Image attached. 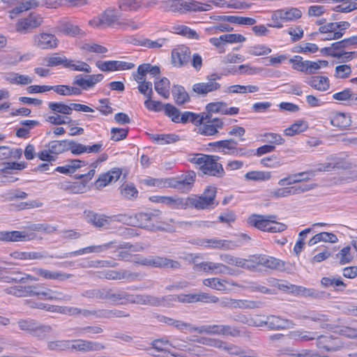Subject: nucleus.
<instances>
[{
	"label": "nucleus",
	"mask_w": 357,
	"mask_h": 357,
	"mask_svg": "<svg viewBox=\"0 0 357 357\" xmlns=\"http://www.w3.org/2000/svg\"><path fill=\"white\" fill-rule=\"evenodd\" d=\"M212 6L206 1L204 2H199L197 1H182L179 5L172 6V10L174 12H202L210 10Z\"/></svg>",
	"instance_id": "obj_9"
},
{
	"label": "nucleus",
	"mask_w": 357,
	"mask_h": 357,
	"mask_svg": "<svg viewBox=\"0 0 357 357\" xmlns=\"http://www.w3.org/2000/svg\"><path fill=\"white\" fill-rule=\"evenodd\" d=\"M54 29L56 32H60L70 37L83 38L86 36L85 31L81 29L79 26L69 22L60 21L56 24Z\"/></svg>",
	"instance_id": "obj_18"
},
{
	"label": "nucleus",
	"mask_w": 357,
	"mask_h": 357,
	"mask_svg": "<svg viewBox=\"0 0 357 357\" xmlns=\"http://www.w3.org/2000/svg\"><path fill=\"white\" fill-rule=\"evenodd\" d=\"M224 126L223 121L218 118H211L209 115H205L204 121L199 128V133L204 136H213L218 133V130Z\"/></svg>",
	"instance_id": "obj_7"
},
{
	"label": "nucleus",
	"mask_w": 357,
	"mask_h": 357,
	"mask_svg": "<svg viewBox=\"0 0 357 357\" xmlns=\"http://www.w3.org/2000/svg\"><path fill=\"white\" fill-rule=\"evenodd\" d=\"M176 301L175 297L162 296L157 297L153 295L146 294L145 305L158 307L167 306L169 303Z\"/></svg>",
	"instance_id": "obj_32"
},
{
	"label": "nucleus",
	"mask_w": 357,
	"mask_h": 357,
	"mask_svg": "<svg viewBox=\"0 0 357 357\" xmlns=\"http://www.w3.org/2000/svg\"><path fill=\"white\" fill-rule=\"evenodd\" d=\"M315 333L305 331H296L291 333L293 339L305 342L315 339Z\"/></svg>",
	"instance_id": "obj_61"
},
{
	"label": "nucleus",
	"mask_w": 357,
	"mask_h": 357,
	"mask_svg": "<svg viewBox=\"0 0 357 357\" xmlns=\"http://www.w3.org/2000/svg\"><path fill=\"white\" fill-rule=\"evenodd\" d=\"M152 139L156 142H158L160 144L164 145L178 141L179 137L175 134L157 135H153Z\"/></svg>",
	"instance_id": "obj_62"
},
{
	"label": "nucleus",
	"mask_w": 357,
	"mask_h": 357,
	"mask_svg": "<svg viewBox=\"0 0 357 357\" xmlns=\"http://www.w3.org/2000/svg\"><path fill=\"white\" fill-rule=\"evenodd\" d=\"M262 303L258 301L236 300L234 308L255 309L261 307Z\"/></svg>",
	"instance_id": "obj_59"
},
{
	"label": "nucleus",
	"mask_w": 357,
	"mask_h": 357,
	"mask_svg": "<svg viewBox=\"0 0 357 357\" xmlns=\"http://www.w3.org/2000/svg\"><path fill=\"white\" fill-rule=\"evenodd\" d=\"M321 284L328 287L329 286H332L333 287H337V290L342 291L346 287V284L341 280L340 278H328L324 277L321 280Z\"/></svg>",
	"instance_id": "obj_54"
},
{
	"label": "nucleus",
	"mask_w": 357,
	"mask_h": 357,
	"mask_svg": "<svg viewBox=\"0 0 357 357\" xmlns=\"http://www.w3.org/2000/svg\"><path fill=\"white\" fill-rule=\"evenodd\" d=\"M238 145V142L234 139L211 142L208 146L212 147L214 151L222 152L225 154H234V149Z\"/></svg>",
	"instance_id": "obj_23"
},
{
	"label": "nucleus",
	"mask_w": 357,
	"mask_h": 357,
	"mask_svg": "<svg viewBox=\"0 0 357 357\" xmlns=\"http://www.w3.org/2000/svg\"><path fill=\"white\" fill-rule=\"evenodd\" d=\"M293 321L281 318L275 315H270L266 321H261L259 326H266L271 330H283L292 328L294 326Z\"/></svg>",
	"instance_id": "obj_12"
},
{
	"label": "nucleus",
	"mask_w": 357,
	"mask_h": 357,
	"mask_svg": "<svg viewBox=\"0 0 357 357\" xmlns=\"http://www.w3.org/2000/svg\"><path fill=\"white\" fill-rule=\"evenodd\" d=\"M79 47L83 51L93 52L96 54H105L108 52L107 49L105 47L93 43H82Z\"/></svg>",
	"instance_id": "obj_57"
},
{
	"label": "nucleus",
	"mask_w": 357,
	"mask_h": 357,
	"mask_svg": "<svg viewBox=\"0 0 357 357\" xmlns=\"http://www.w3.org/2000/svg\"><path fill=\"white\" fill-rule=\"evenodd\" d=\"M70 349L81 352L98 351L105 349V346L98 342L77 339L70 340Z\"/></svg>",
	"instance_id": "obj_8"
},
{
	"label": "nucleus",
	"mask_w": 357,
	"mask_h": 357,
	"mask_svg": "<svg viewBox=\"0 0 357 357\" xmlns=\"http://www.w3.org/2000/svg\"><path fill=\"white\" fill-rule=\"evenodd\" d=\"M169 88L170 82L166 77H162L154 83V89L156 92L165 98H168L169 96Z\"/></svg>",
	"instance_id": "obj_41"
},
{
	"label": "nucleus",
	"mask_w": 357,
	"mask_h": 357,
	"mask_svg": "<svg viewBox=\"0 0 357 357\" xmlns=\"http://www.w3.org/2000/svg\"><path fill=\"white\" fill-rule=\"evenodd\" d=\"M222 19L230 23L243 24V25H253L256 23V20L252 17H240V16H222Z\"/></svg>",
	"instance_id": "obj_53"
},
{
	"label": "nucleus",
	"mask_w": 357,
	"mask_h": 357,
	"mask_svg": "<svg viewBox=\"0 0 357 357\" xmlns=\"http://www.w3.org/2000/svg\"><path fill=\"white\" fill-rule=\"evenodd\" d=\"M216 193L217 188L215 187L208 186L201 195H193L186 198H176L173 208L186 209L190 207L197 210L213 209L219 204L215 200Z\"/></svg>",
	"instance_id": "obj_1"
},
{
	"label": "nucleus",
	"mask_w": 357,
	"mask_h": 357,
	"mask_svg": "<svg viewBox=\"0 0 357 357\" xmlns=\"http://www.w3.org/2000/svg\"><path fill=\"white\" fill-rule=\"evenodd\" d=\"M52 333H54V329L51 326L40 325L38 323L32 335L40 340H44L48 338Z\"/></svg>",
	"instance_id": "obj_45"
},
{
	"label": "nucleus",
	"mask_w": 357,
	"mask_h": 357,
	"mask_svg": "<svg viewBox=\"0 0 357 357\" xmlns=\"http://www.w3.org/2000/svg\"><path fill=\"white\" fill-rule=\"evenodd\" d=\"M307 175L313 176L314 174L312 172H307L291 174L287 177L280 179L278 182V184L280 185H285L296 184L297 183L305 181H307L310 179V177L307 176Z\"/></svg>",
	"instance_id": "obj_30"
},
{
	"label": "nucleus",
	"mask_w": 357,
	"mask_h": 357,
	"mask_svg": "<svg viewBox=\"0 0 357 357\" xmlns=\"http://www.w3.org/2000/svg\"><path fill=\"white\" fill-rule=\"evenodd\" d=\"M302 16V12L296 8L280 9L273 12L271 15L272 20H280L283 22L295 21Z\"/></svg>",
	"instance_id": "obj_19"
},
{
	"label": "nucleus",
	"mask_w": 357,
	"mask_h": 357,
	"mask_svg": "<svg viewBox=\"0 0 357 357\" xmlns=\"http://www.w3.org/2000/svg\"><path fill=\"white\" fill-rule=\"evenodd\" d=\"M114 244V242L110 241L109 243H105L103 245H91L88 246L84 248H81L78 250H75L70 252H66L64 253L63 255H56L54 257L56 259H65L67 257H75L79 256L84 254H89V253H98L104 252L110 248H112V245ZM50 257H54L53 256H50Z\"/></svg>",
	"instance_id": "obj_11"
},
{
	"label": "nucleus",
	"mask_w": 357,
	"mask_h": 357,
	"mask_svg": "<svg viewBox=\"0 0 357 357\" xmlns=\"http://www.w3.org/2000/svg\"><path fill=\"white\" fill-rule=\"evenodd\" d=\"M77 336H83L86 334L98 335L103 332V328L100 326H87L78 327L75 329Z\"/></svg>",
	"instance_id": "obj_52"
},
{
	"label": "nucleus",
	"mask_w": 357,
	"mask_h": 357,
	"mask_svg": "<svg viewBox=\"0 0 357 357\" xmlns=\"http://www.w3.org/2000/svg\"><path fill=\"white\" fill-rule=\"evenodd\" d=\"M319 31L326 35L322 38L323 40H337L342 37L341 32H337L336 29H330L327 26V24L320 26Z\"/></svg>",
	"instance_id": "obj_50"
},
{
	"label": "nucleus",
	"mask_w": 357,
	"mask_h": 357,
	"mask_svg": "<svg viewBox=\"0 0 357 357\" xmlns=\"http://www.w3.org/2000/svg\"><path fill=\"white\" fill-rule=\"evenodd\" d=\"M175 102L178 105H183L190 101V96L184 87L179 85H174L172 91Z\"/></svg>",
	"instance_id": "obj_36"
},
{
	"label": "nucleus",
	"mask_w": 357,
	"mask_h": 357,
	"mask_svg": "<svg viewBox=\"0 0 357 357\" xmlns=\"http://www.w3.org/2000/svg\"><path fill=\"white\" fill-rule=\"evenodd\" d=\"M296 291L298 294L305 297H312L314 298H325L329 296V294L312 288L297 287Z\"/></svg>",
	"instance_id": "obj_35"
},
{
	"label": "nucleus",
	"mask_w": 357,
	"mask_h": 357,
	"mask_svg": "<svg viewBox=\"0 0 357 357\" xmlns=\"http://www.w3.org/2000/svg\"><path fill=\"white\" fill-rule=\"evenodd\" d=\"M33 272L45 280L64 281L72 277L71 274L61 271H51L42 268H33Z\"/></svg>",
	"instance_id": "obj_21"
},
{
	"label": "nucleus",
	"mask_w": 357,
	"mask_h": 357,
	"mask_svg": "<svg viewBox=\"0 0 357 357\" xmlns=\"http://www.w3.org/2000/svg\"><path fill=\"white\" fill-rule=\"evenodd\" d=\"M220 158L218 155H209L202 166V172L211 176L222 178L225 172L222 164L218 162Z\"/></svg>",
	"instance_id": "obj_5"
},
{
	"label": "nucleus",
	"mask_w": 357,
	"mask_h": 357,
	"mask_svg": "<svg viewBox=\"0 0 357 357\" xmlns=\"http://www.w3.org/2000/svg\"><path fill=\"white\" fill-rule=\"evenodd\" d=\"M107 287L101 289H92L85 290L82 293V296L88 298H96L100 300H106Z\"/></svg>",
	"instance_id": "obj_51"
},
{
	"label": "nucleus",
	"mask_w": 357,
	"mask_h": 357,
	"mask_svg": "<svg viewBox=\"0 0 357 357\" xmlns=\"http://www.w3.org/2000/svg\"><path fill=\"white\" fill-rule=\"evenodd\" d=\"M308 128V124L303 120L296 121L294 123L291 125L289 128L284 130V135L287 136H294L296 134L306 130Z\"/></svg>",
	"instance_id": "obj_40"
},
{
	"label": "nucleus",
	"mask_w": 357,
	"mask_h": 357,
	"mask_svg": "<svg viewBox=\"0 0 357 357\" xmlns=\"http://www.w3.org/2000/svg\"><path fill=\"white\" fill-rule=\"evenodd\" d=\"M302 318L319 323L322 328L329 330L335 328L334 325L328 323V321H329L328 315L319 312H310L307 314L303 315Z\"/></svg>",
	"instance_id": "obj_28"
},
{
	"label": "nucleus",
	"mask_w": 357,
	"mask_h": 357,
	"mask_svg": "<svg viewBox=\"0 0 357 357\" xmlns=\"http://www.w3.org/2000/svg\"><path fill=\"white\" fill-rule=\"evenodd\" d=\"M140 274L138 273L131 272L128 270L114 271V270H107L101 272L100 278L112 280H127L130 281H134L138 279Z\"/></svg>",
	"instance_id": "obj_13"
},
{
	"label": "nucleus",
	"mask_w": 357,
	"mask_h": 357,
	"mask_svg": "<svg viewBox=\"0 0 357 357\" xmlns=\"http://www.w3.org/2000/svg\"><path fill=\"white\" fill-rule=\"evenodd\" d=\"M122 174L119 168H113L109 172L102 174L96 180L95 185L98 189L105 187L112 182L116 181Z\"/></svg>",
	"instance_id": "obj_22"
},
{
	"label": "nucleus",
	"mask_w": 357,
	"mask_h": 357,
	"mask_svg": "<svg viewBox=\"0 0 357 357\" xmlns=\"http://www.w3.org/2000/svg\"><path fill=\"white\" fill-rule=\"evenodd\" d=\"M71 298L72 296L69 294L61 291L52 290L48 288L47 293L45 294V299L51 301L68 302L70 301Z\"/></svg>",
	"instance_id": "obj_42"
},
{
	"label": "nucleus",
	"mask_w": 357,
	"mask_h": 357,
	"mask_svg": "<svg viewBox=\"0 0 357 357\" xmlns=\"http://www.w3.org/2000/svg\"><path fill=\"white\" fill-rule=\"evenodd\" d=\"M158 321L162 323L166 324L168 326H172L177 329L183 330L184 328H187L188 326H190V324L183 322L180 320H176L170 317H167L165 316H158Z\"/></svg>",
	"instance_id": "obj_55"
},
{
	"label": "nucleus",
	"mask_w": 357,
	"mask_h": 357,
	"mask_svg": "<svg viewBox=\"0 0 357 357\" xmlns=\"http://www.w3.org/2000/svg\"><path fill=\"white\" fill-rule=\"evenodd\" d=\"M166 345H169V346L172 347L173 348H176V349H180L182 347L181 344H173L167 338H164V337L153 340L151 342V348H153V349H155L158 351L166 352L167 351V349L165 348Z\"/></svg>",
	"instance_id": "obj_44"
},
{
	"label": "nucleus",
	"mask_w": 357,
	"mask_h": 357,
	"mask_svg": "<svg viewBox=\"0 0 357 357\" xmlns=\"http://www.w3.org/2000/svg\"><path fill=\"white\" fill-rule=\"evenodd\" d=\"M351 117L344 113H337L331 119V123L333 126L338 127L342 129L349 127L351 125Z\"/></svg>",
	"instance_id": "obj_39"
},
{
	"label": "nucleus",
	"mask_w": 357,
	"mask_h": 357,
	"mask_svg": "<svg viewBox=\"0 0 357 357\" xmlns=\"http://www.w3.org/2000/svg\"><path fill=\"white\" fill-rule=\"evenodd\" d=\"M3 167L0 169V176L7 178L8 174H12L14 170H22L26 167L24 162H3Z\"/></svg>",
	"instance_id": "obj_38"
},
{
	"label": "nucleus",
	"mask_w": 357,
	"mask_h": 357,
	"mask_svg": "<svg viewBox=\"0 0 357 357\" xmlns=\"http://www.w3.org/2000/svg\"><path fill=\"white\" fill-rule=\"evenodd\" d=\"M49 108L56 114H63L66 115L70 114L73 111V108L70 105H67L61 102H50L48 103Z\"/></svg>",
	"instance_id": "obj_56"
},
{
	"label": "nucleus",
	"mask_w": 357,
	"mask_h": 357,
	"mask_svg": "<svg viewBox=\"0 0 357 357\" xmlns=\"http://www.w3.org/2000/svg\"><path fill=\"white\" fill-rule=\"evenodd\" d=\"M306 83L313 89L325 91L329 88V79L324 76H314L306 81Z\"/></svg>",
	"instance_id": "obj_31"
},
{
	"label": "nucleus",
	"mask_w": 357,
	"mask_h": 357,
	"mask_svg": "<svg viewBox=\"0 0 357 357\" xmlns=\"http://www.w3.org/2000/svg\"><path fill=\"white\" fill-rule=\"evenodd\" d=\"M70 140H61V141H52L49 142L46 147L50 149V151L52 154L58 155L68 151L70 145Z\"/></svg>",
	"instance_id": "obj_37"
},
{
	"label": "nucleus",
	"mask_w": 357,
	"mask_h": 357,
	"mask_svg": "<svg viewBox=\"0 0 357 357\" xmlns=\"http://www.w3.org/2000/svg\"><path fill=\"white\" fill-rule=\"evenodd\" d=\"M142 6L141 0H122L119 3V8L122 10H137Z\"/></svg>",
	"instance_id": "obj_63"
},
{
	"label": "nucleus",
	"mask_w": 357,
	"mask_h": 357,
	"mask_svg": "<svg viewBox=\"0 0 357 357\" xmlns=\"http://www.w3.org/2000/svg\"><path fill=\"white\" fill-rule=\"evenodd\" d=\"M333 47H334V50H337V51L342 50L345 48H349L350 47L356 48L357 36H354L350 38H344L342 40L333 43Z\"/></svg>",
	"instance_id": "obj_48"
},
{
	"label": "nucleus",
	"mask_w": 357,
	"mask_h": 357,
	"mask_svg": "<svg viewBox=\"0 0 357 357\" xmlns=\"http://www.w3.org/2000/svg\"><path fill=\"white\" fill-rule=\"evenodd\" d=\"M133 262L142 266L156 268H179L181 266L178 261L162 257H150L147 258L137 256L135 259L133 260Z\"/></svg>",
	"instance_id": "obj_3"
},
{
	"label": "nucleus",
	"mask_w": 357,
	"mask_h": 357,
	"mask_svg": "<svg viewBox=\"0 0 357 357\" xmlns=\"http://www.w3.org/2000/svg\"><path fill=\"white\" fill-rule=\"evenodd\" d=\"M196 173L194 171H188L185 174L178 177L180 190L188 192L191 190L195 181Z\"/></svg>",
	"instance_id": "obj_33"
},
{
	"label": "nucleus",
	"mask_w": 357,
	"mask_h": 357,
	"mask_svg": "<svg viewBox=\"0 0 357 357\" xmlns=\"http://www.w3.org/2000/svg\"><path fill=\"white\" fill-rule=\"evenodd\" d=\"M317 347L326 351H334L342 347L340 338L331 335H321L317 337Z\"/></svg>",
	"instance_id": "obj_14"
},
{
	"label": "nucleus",
	"mask_w": 357,
	"mask_h": 357,
	"mask_svg": "<svg viewBox=\"0 0 357 357\" xmlns=\"http://www.w3.org/2000/svg\"><path fill=\"white\" fill-rule=\"evenodd\" d=\"M190 260L195 264L194 270L195 271H203L204 272L213 271L215 269V263L211 261L201 262L199 264L196 263V259L199 257L197 255H193L190 254L189 255Z\"/></svg>",
	"instance_id": "obj_46"
},
{
	"label": "nucleus",
	"mask_w": 357,
	"mask_h": 357,
	"mask_svg": "<svg viewBox=\"0 0 357 357\" xmlns=\"http://www.w3.org/2000/svg\"><path fill=\"white\" fill-rule=\"evenodd\" d=\"M161 212L159 210H154L149 213H139L134 217H127L124 218V221H122L125 224L132 226H137L142 228H150L153 226L151 223V221L155 220L159 218Z\"/></svg>",
	"instance_id": "obj_2"
},
{
	"label": "nucleus",
	"mask_w": 357,
	"mask_h": 357,
	"mask_svg": "<svg viewBox=\"0 0 357 357\" xmlns=\"http://www.w3.org/2000/svg\"><path fill=\"white\" fill-rule=\"evenodd\" d=\"M59 40L55 35L40 33L33 37V45L41 50H52L57 47Z\"/></svg>",
	"instance_id": "obj_10"
},
{
	"label": "nucleus",
	"mask_w": 357,
	"mask_h": 357,
	"mask_svg": "<svg viewBox=\"0 0 357 357\" xmlns=\"http://www.w3.org/2000/svg\"><path fill=\"white\" fill-rule=\"evenodd\" d=\"M38 6L39 3L36 0H23L19 3L18 6L12 10L11 13L19 14L24 11L29 10V9L36 8Z\"/></svg>",
	"instance_id": "obj_47"
},
{
	"label": "nucleus",
	"mask_w": 357,
	"mask_h": 357,
	"mask_svg": "<svg viewBox=\"0 0 357 357\" xmlns=\"http://www.w3.org/2000/svg\"><path fill=\"white\" fill-rule=\"evenodd\" d=\"M200 245L208 248L222 249L225 250L233 249L236 247L235 243L232 241L218 238L202 239Z\"/></svg>",
	"instance_id": "obj_29"
},
{
	"label": "nucleus",
	"mask_w": 357,
	"mask_h": 357,
	"mask_svg": "<svg viewBox=\"0 0 357 357\" xmlns=\"http://www.w3.org/2000/svg\"><path fill=\"white\" fill-rule=\"evenodd\" d=\"M32 234L26 231H0V241L8 242L26 241L33 238Z\"/></svg>",
	"instance_id": "obj_24"
},
{
	"label": "nucleus",
	"mask_w": 357,
	"mask_h": 357,
	"mask_svg": "<svg viewBox=\"0 0 357 357\" xmlns=\"http://www.w3.org/2000/svg\"><path fill=\"white\" fill-rule=\"evenodd\" d=\"M70 340H55L47 343V347L50 350L66 351L70 350Z\"/></svg>",
	"instance_id": "obj_60"
},
{
	"label": "nucleus",
	"mask_w": 357,
	"mask_h": 357,
	"mask_svg": "<svg viewBox=\"0 0 357 357\" xmlns=\"http://www.w3.org/2000/svg\"><path fill=\"white\" fill-rule=\"evenodd\" d=\"M276 216L274 215H263L252 214L247 219V223L261 231H267L271 222H275Z\"/></svg>",
	"instance_id": "obj_16"
},
{
	"label": "nucleus",
	"mask_w": 357,
	"mask_h": 357,
	"mask_svg": "<svg viewBox=\"0 0 357 357\" xmlns=\"http://www.w3.org/2000/svg\"><path fill=\"white\" fill-rule=\"evenodd\" d=\"M259 266L270 270H282L284 268V262L275 257L266 255H259Z\"/></svg>",
	"instance_id": "obj_26"
},
{
	"label": "nucleus",
	"mask_w": 357,
	"mask_h": 357,
	"mask_svg": "<svg viewBox=\"0 0 357 357\" xmlns=\"http://www.w3.org/2000/svg\"><path fill=\"white\" fill-rule=\"evenodd\" d=\"M190 50L186 46H181L172 50V60L174 66L182 67L186 65L190 58Z\"/></svg>",
	"instance_id": "obj_20"
},
{
	"label": "nucleus",
	"mask_w": 357,
	"mask_h": 357,
	"mask_svg": "<svg viewBox=\"0 0 357 357\" xmlns=\"http://www.w3.org/2000/svg\"><path fill=\"white\" fill-rule=\"evenodd\" d=\"M43 22L40 15L31 13L27 17L17 22L16 31L22 34H25L34 28L39 26Z\"/></svg>",
	"instance_id": "obj_15"
},
{
	"label": "nucleus",
	"mask_w": 357,
	"mask_h": 357,
	"mask_svg": "<svg viewBox=\"0 0 357 357\" xmlns=\"http://www.w3.org/2000/svg\"><path fill=\"white\" fill-rule=\"evenodd\" d=\"M121 195L127 199H134L137 197L138 190L132 183H123L119 188Z\"/></svg>",
	"instance_id": "obj_43"
},
{
	"label": "nucleus",
	"mask_w": 357,
	"mask_h": 357,
	"mask_svg": "<svg viewBox=\"0 0 357 357\" xmlns=\"http://www.w3.org/2000/svg\"><path fill=\"white\" fill-rule=\"evenodd\" d=\"M84 215L86 221L97 228H101L110 224L112 221H124L126 215L107 216L105 214H99L93 211L85 210Z\"/></svg>",
	"instance_id": "obj_4"
},
{
	"label": "nucleus",
	"mask_w": 357,
	"mask_h": 357,
	"mask_svg": "<svg viewBox=\"0 0 357 357\" xmlns=\"http://www.w3.org/2000/svg\"><path fill=\"white\" fill-rule=\"evenodd\" d=\"M54 91L61 96L80 95L82 93L81 89L68 85L54 86Z\"/></svg>",
	"instance_id": "obj_49"
},
{
	"label": "nucleus",
	"mask_w": 357,
	"mask_h": 357,
	"mask_svg": "<svg viewBox=\"0 0 357 357\" xmlns=\"http://www.w3.org/2000/svg\"><path fill=\"white\" fill-rule=\"evenodd\" d=\"M37 324L38 322L31 319H20L17 321L18 326L22 331H26L31 335L37 326Z\"/></svg>",
	"instance_id": "obj_64"
},
{
	"label": "nucleus",
	"mask_w": 357,
	"mask_h": 357,
	"mask_svg": "<svg viewBox=\"0 0 357 357\" xmlns=\"http://www.w3.org/2000/svg\"><path fill=\"white\" fill-rule=\"evenodd\" d=\"M106 300H109L114 305H126L128 303L129 293L123 290L107 288Z\"/></svg>",
	"instance_id": "obj_25"
},
{
	"label": "nucleus",
	"mask_w": 357,
	"mask_h": 357,
	"mask_svg": "<svg viewBox=\"0 0 357 357\" xmlns=\"http://www.w3.org/2000/svg\"><path fill=\"white\" fill-rule=\"evenodd\" d=\"M160 73V68L157 66H151L150 63H143L137 68V74L146 75L150 73L153 76H156Z\"/></svg>",
	"instance_id": "obj_58"
},
{
	"label": "nucleus",
	"mask_w": 357,
	"mask_h": 357,
	"mask_svg": "<svg viewBox=\"0 0 357 357\" xmlns=\"http://www.w3.org/2000/svg\"><path fill=\"white\" fill-rule=\"evenodd\" d=\"M119 18L118 12L115 9L109 8L97 17L91 20L89 24L96 27H107L113 25Z\"/></svg>",
	"instance_id": "obj_6"
},
{
	"label": "nucleus",
	"mask_w": 357,
	"mask_h": 357,
	"mask_svg": "<svg viewBox=\"0 0 357 357\" xmlns=\"http://www.w3.org/2000/svg\"><path fill=\"white\" fill-rule=\"evenodd\" d=\"M331 1L339 3L332 9L337 13H349L357 10V3L351 0H331Z\"/></svg>",
	"instance_id": "obj_34"
},
{
	"label": "nucleus",
	"mask_w": 357,
	"mask_h": 357,
	"mask_svg": "<svg viewBox=\"0 0 357 357\" xmlns=\"http://www.w3.org/2000/svg\"><path fill=\"white\" fill-rule=\"evenodd\" d=\"M276 216L274 215H263L252 214L247 219V223L261 231H267L271 222H275Z\"/></svg>",
	"instance_id": "obj_17"
},
{
	"label": "nucleus",
	"mask_w": 357,
	"mask_h": 357,
	"mask_svg": "<svg viewBox=\"0 0 357 357\" xmlns=\"http://www.w3.org/2000/svg\"><path fill=\"white\" fill-rule=\"evenodd\" d=\"M221 87L219 83L209 82H199L194 84L192 90L195 93L205 97L208 93L218 91Z\"/></svg>",
	"instance_id": "obj_27"
}]
</instances>
